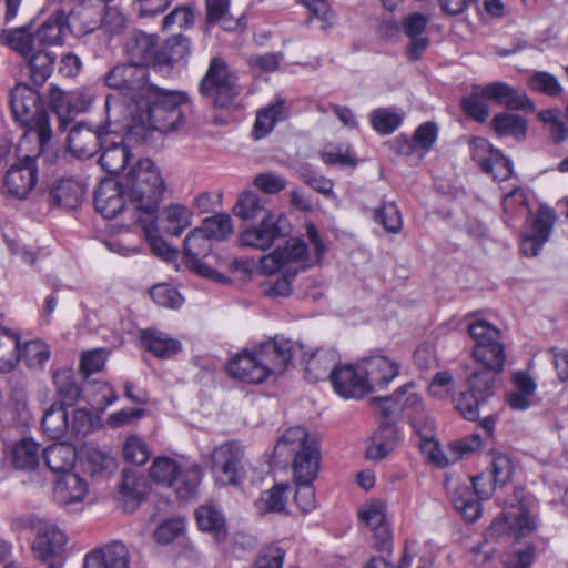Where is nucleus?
Returning <instances> with one entry per match:
<instances>
[{
	"mask_svg": "<svg viewBox=\"0 0 568 568\" xmlns=\"http://www.w3.org/2000/svg\"><path fill=\"white\" fill-rule=\"evenodd\" d=\"M275 457H294L292 469L295 481H314L321 462L318 443L303 427H291L277 440Z\"/></svg>",
	"mask_w": 568,
	"mask_h": 568,
	"instance_id": "obj_4",
	"label": "nucleus"
},
{
	"mask_svg": "<svg viewBox=\"0 0 568 568\" xmlns=\"http://www.w3.org/2000/svg\"><path fill=\"white\" fill-rule=\"evenodd\" d=\"M149 474L154 483L172 488L178 498L183 500L196 496L202 480V470L197 465L182 469L180 464L170 457L155 458Z\"/></svg>",
	"mask_w": 568,
	"mask_h": 568,
	"instance_id": "obj_8",
	"label": "nucleus"
},
{
	"mask_svg": "<svg viewBox=\"0 0 568 568\" xmlns=\"http://www.w3.org/2000/svg\"><path fill=\"white\" fill-rule=\"evenodd\" d=\"M491 128L499 136H524L527 122L518 114L498 113L491 120Z\"/></svg>",
	"mask_w": 568,
	"mask_h": 568,
	"instance_id": "obj_56",
	"label": "nucleus"
},
{
	"mask_svg": "<svg viewBox=\"0 0 568 568\" xmlns=\"http://www.w3.org/2000/svg\"><path fill=\"white\" fill-rule=\"evenodd\" d=\"M49 101L61 130H67L74 115L85 112L92 103V99L82 91L67 92L58 87L50 88Z\"/></svg>",
	"mask_w": 568,
	"mask_h": 568,
	"instance_id": "obj_18",
	"label": "nucleus"
},
{
	"mask_svg": "<svg viewBox=\"0 0 568 568\" xmlns=\"http://www.w3.org/2000/svg\"><path fill=\"white\" fill-rule=\"evenodd\" d=\"M488 456L489 465L487 469L489 476L499 488H503L513 479L515 471L513 460L507 454L498 450L489 452Z\"/></svg>",
	"mask_w": 568,
	"mask_h": 568,
	"instance_id": "obj_52",
	"label": "nucleus"
},
{
	"mask_svg": "<svg viewBox=\"0 0 568 568\" xmlns=\"http://www.w3.org/2000/svg\"><path fill=\"white\" fill-rule=\"evenodd\" d=\"M82 185L73 179L55 180L48 191V201L52 206L64 210L77 209L83 196Z\"/></svg>",
	"mask_w": 568,
	"mask_h": 568,
	"instance_id": "obj_28",
	"label": "nucleus"
},
{
	"mask_svg": "<svg viewBox=\"0 0 568 568\" xmlns=\"http://www.w3.org/2000/svg\"><path fill=\"white\" fill-rule=\"evenodd\" d=\"M481 87L484 95H486L489 101L505 105L507 109L530 110L534 108V102L525 92H520L506 82L496 81Z\"/></svg>",
	"mask_w": 568,
	"mask_h": 568,
	"instance_id": "obj_26",
	"label": "nucleus"
},
{
	"mask_svg": "<svg viewBox=\"0 0 568 568\" xmlns=\"http://www.w3.org/2000/svg\"><path fill=\"white\" fill-rule=\"evenodd\" d=\"M234 213L243 221H254L257 219L261 220L274 212L265 206L256 193L245 191L239 196L234 206Z\"/></svg>",
	"mask_w": 568,
	"mask_h": 568,
	"instance_id": "obj_47",
	"label": "nucleus"
},
{
	"mask_svg": "<svg viewBox=\"0 0 568 568\" xmlns=\"http://www.w3.org/2000/svg\"><path fill=\"white\" fill-rule=\"evenodd\" d=\"M149 69L139 63H120L104 74V84L116 91L105 98L104 109L109 124H123L143 101L154 84Z\"/></svg>",
	"mask_w": 568,
	"mask_h": 568,
	"instance_id": "obj_2",
	"label": "nucleus"
},
{
	"mask_svg": "<svg viewBox=\"0 0 568 568\" xmlns=\"http://www.w3.org/2000/svg\"><path fill=\"white\" fill-rule=\"evenodd\" d=\"M531 366L532 361L528 363L527 369H517L511 373L510 382L514 389L506 394V404L513 410L524 412L537 404L535 397L538 384L529 372Z\"/></svg>",
	"mask_w": 568,
	"mask_h": 568,
	"instance_id": "obj_19",
	"label": "nucleus"
},
{
	"mask_svg": "<svg viewBox=\"0 0 568 568\" xmlns=\"http://www.w3.org/2000/svg\"><path fill=\"white\" fill-rule=\"evenodd\" d=\"M100 417L85 408L74 409L69 422V433L75 439H82L100 426Z\"/></svg>",
	"mask_w": 568,
	"mask_h": 568,
	"instance_id": "obj_57",
	"label": "nucleus"
},
{
	"mask_svg": "<svg viewBox=\"0 0 568 568\" xmlns=\"http://www.w3.org/2000/svg\"><path fill=\"white\" fill-rule=\"evenodd\" d=\"M200 229L207 235L210 241L212 239L222 241L232 234V220L227 214L213 215L206 217Z\"/></svg>",
	"mask_w": 568,
	"mask_h": 568,
	"instance_id": "obj_62",
	"label": "nucleus"
},
{
	"mask_svg": "<svg viewBox=\"0 0 568 568\" xmlns=\"http://www.w3.org/2000/svg\"><path fill=\"white\" fill-rule=\"evenodd\" d=\"M527 84L532 91L548 97H558L564 91L557 77L547 71H535L527 79Z\"/></svg>",
	"mask_w": 568,
	"mask_h": 568,
	"instance_id": "obj_61",
	"label": "nucleus"
},
{
	"mask_svg": "<svg viewBox=\"0 0 568 568\" xmlns=\"http://www.w3.org/2000/svg\"><path fill=\"white\" fill-rule=\"evenodd\" d=\"M199 93L215 109H230L241 93L237 77L220 57L211 59L199 84Z\"/></svg>",
	"mask_w": 568,
	"mask_h": 568,
	"instance_id": "obj_7",
	"label": "nucleus"
},
{
	"mask_svg": "<svg viewBox=\"0 0 568 568\" xmlns=\"http://www.w3.org/2000/svg\"><path fill=\"white\" fill-rule=\"evenodd\" d=\"M162 223L164 232L180 236L191 224V213L182 204H170L162 211Z\"/></svg>",
	"mask_w": 568,
	"mask_h": 568,
	"instance_id": "obj_50",
	"label": "nucleus"
},
{
	"mask_svg": "<svg viewBox=\"0 0 568 568\" xmlns=\"http://www.w3.org/2000/svg\"><path fill=\"white\" fill-rule=\"evenodd\" d=\"M41 427L48 437L59 439L69 433V414L65 406L53 403L44 412Z\"/></svg>",
	"mask_w": 568,
	"mask_h": 568,
	"instance_id": "obj_45",
	"label": "nucleus"
},
{
	"mask_svg": "<svg viewBox=\"0 0 568 568\" xmlns=\"http://www.w3.org/2000/svg\"><path fill=\"white\" fill-rule=\"evenodd\" d=\"M27 60L30 78L37 85H42L52 74L55 55L47 49L34 45V49L22 55Z\"/></svg>",
	"mask_w": 568,
	"mask_h": 568,
	"instance_id": "obj_41",
	"label": "nucleus"
},
{
	"mask_svg": "<svg viewBox=\"0 0 568 568\" xmlns=\"http://www.w3.org/2000/svg\"><path fill=\"white\" fill-rule=\"evenodd\" d=\"M101 7L91 3H80L74 9L70 10V18L72 23L77 21L80 23L83 32H92L100 24Z\"/></svg>",
	"mask_w": 568,
	"mask_h": 568,
	"instance_id": "obj_60",
	"label": "nucleus"
},
{
	"mask_svg": "<svg viewBox=\"0 0 568 568\" xmlns=\"http://www.w3.org/2000/svg\"><path fill=\"white\" fill-rule=\"evenodd\" d=\"M293 263L301 264L295 270L305 271L313 262L311 261L308 246L302 239H290L284 246L275 248L260 258L258 271L261 274L271 275Z\"/></svg>",
	"mask_w": 568,
	"mask_h": 568,
	"instance_id": "obj_14",
	"label": "nucleus"
},
{
	"mask_svg": "<svg viewBox=\"0 0 568 568\" xmlns=\"http://www.w3.org/2000/svg\"><path fill=\"white\" fill-rule=\"evenodd\" d=\"M53 383L60 397L59 405L73 406L81 396V388L73 378L72 371H58L53 374Z\"/></svg>",
	"mask_w": 568,
	"mask_h": 568,
	"instance_id": "obj_54",
	"label": "nucleus"
},
{
	"mask_svg": "<svg viewBox=\"0 0 568 568\" xmlns=\"http://www.w3.org/2000/svg\"><path fill=\"white\" fill-rule=\"evenodd\" d=\"M191 42L183 34L173 36L165 40L156 54V68H172L190 55Z\"/></svg>",
	"mask_w": 568,
	"mask_h": 568,
	"instance_id": "obj_37",
	"label": "nucleus"
},
{
	"mask_svg": "<svg viewBox=\"0 0 568 568\" xmlns=\"http://www.w3.org/2000/svg\"><path fill=\"white\" fill-rule=\"evenodd\" d=\"M536 547L531 544L525 548L508 552L501 559L503 568H530L535 561Z\"/></svg>",
	"mask_w": 568,
	"mask_h": 568,
	"instance_id": "obj_64",
	"label": "nucleus"
},
{
	"mask_svg": "<svg viewBox=\"0 0 568 568\" xmlns=\"http://www.w3.org/2000/svg\"><path fill=\"white\" fill-rule=\"evenodd\" d=\"M290 233V225L284 214H267L256 225L245 229L240 235L243 246L266 251L274 243Z\"/></svg>",
	"mask_w": 568,
	"mask_h": 568,
	"instance_id": "obj_15",
	"label": "nucleus"
},
{
	"mask_svg": "<svg viewBox=\"0 0 568 568\" xmlns=\"http://www.w3.org/2000/svg\"><path fill=\"white\" fill-rule=\"evenodd\" d=\"M308 355L304 345L297 341L285 337L284 335H275L273 338L258 342L252 347H244L234 355ZM310 355H316L314 352Z\"/></svg>",
	"mask_w": 568,
	"mask_h": 568,
	"instance_id": "obj_27",
	"label": "nucleus"
},
{
	"mask_svg": "<svg viewBox=\"0 0 568 568\" xmlns=\"http://www.w3.org/2000/svg\"><path fill=\"white\" fill-rule=\"evenodd\" d=\"M476 367L468 376V384L473 392L484 395L493 394L495 378L505 366L506 357H474Z\"/></svg>",
	"mask_w": 568,
	"mask_h": 568,
	"instance_id": "obj_25",
	"label": "nucleus"
},
{
	"mask_svg": "<svg viewBox=\"0 0 568 568\" xmlns=\"http://www.w3.org/2000/svg\"><path fill=\"white\" fill-rule=\"evenodd\" d=\"M212 251V243L207 235L200 229H194L184 240L183 263L192 272L206 278H222L216 271L203 263Z\"/></svg>",
	"mask_w": 568,
	"mask_h": 568,
	"instance_id": "obj_17",
	"label": "nucleus"
},
{
	"mask_svg": "<svg viewBox=\"0 0 568 568\" xmlns=\"http://www.w3.org/2000/svg\"><path fill=\"white\" fill-rule=\"evenodd\" d=\"M556 213L552 209L541 205L520 233V252L526 257H535L550 239L556 222Z\"/></svg>",
	"mask_w": 568,
	"mask_h": 568,
	"instance_id": "obj_16",
	"label": "nucleus"
},
{
	"mask_svg": "<svg viewBox=\"0 0 568 568\" xmlns=\"http://www.w3.org/2000/svg\"><path fill=\"white\" fill-rule=\"evenodd\" d=\"M244 449L240 443L230 440L215 447L211 454V470L216 484L239 486L245 478Z\"/></svg>",
	"mask_w": 568,
	"mask_h": 568,
	"instance_id": "obj_10",
	"label": "nucleus"
},
{
	"mask_svg": "<svg viewBox=\"0 0 568 568\" xmlns=\"http://www.w3.org/2000/svg\"><path fill=\"white\" fill-rule=\"evenodd\" d=\"M42 458L40 444L30 437L17 440L9 453V459L13 468L32 471L38 468Z\"/></svg>",
	"mask_w": 568,
	"mask_h": 568,
	"instance_id": "obj_34",
	"label": "nucleus"
},
{
	"mask_svg": "<svg viewBox=\"0 0 568 568\" xmlns=\"http://www.w3.org/2000/svg\"><path fill=\"white\" fill-rule=\"evenodd\" d=\"M369 386L383 389L399 374V364L389 357H362Z\"/></svg>",
	"mask_w": 568,
	"mask_h": 568,
	"instance_id": "obj_35",
	"label": "nucleus"
},
{
	"mask_svg": "<svg viewBox=\"0 0 568 568\" xmlns=\"http://www.w3.org/2000/svg\"><path fill=\"white\" fill-rule=\"evenodd\" d=\"M88 494V483L74 471L65 473L57 478L53 497L60 505L80 503Z\"/></svg>",
	"mask_w": 568,
	"mask_h": 568,
	"instance_id": "obj_30",
	"label": "nucleus"
},
{
	"mask_svg": "<svg viewBox=\"0 0 568 568\" xmlns=\"http://www.w3.org/2000/svg\"><path fill=\"white\" fill-rule=\"evenodd\" d=\"M199 529L213 535L217 544L224 542L227 528L223 514L213 505H202L195 511Z\"/></svg>",
	"mask_w": 568,
	"mask_h": 568,
	"instance_id": "obj_40",
	"label": "nucleus"
},
{
	"mask_svg": "<svg viewBox=\"0 0 568 568\" xmlns=\"http://www.w3.org/2000/svg\"><path fill=\"white\" fill-rule=\"evenodd\" d=\"M120 130H125L123 124H109L108 120L97 129L78 124L69 131L68 148L77 158L90 159L106 144L109 134L116 133Z\"/></svg>",
	"mask_w": 568,
	"mask_h": 568,
	"instance_id": "obj_13",
	"label": "nucleus"
},
{
	"mask_svg": "<svg viewBox=\"0 0 568 568\" xmlns=\"http://www.w3.org/2000/svg\"><path fill=\"white\" fill-rule=\"evenodd\" d=\"M123 457L125 462L136 466L144 465L151 456L148 445L142 438L131 435L123 445Z\"/></svg>",
	"mask_w": 568,
	"mask_h": 568,
	"instance_id": "obj_63",
	"label": "nucleus"
},
{
	"mask_svg": "<svg viewBox=\"0 0 568 568\" xmlns=\"http://www.w3.org/2000/svg\"><path fill=\"white\" fill-rule=\"evenodd\" d=\"M513 521L510 513H503L500 517H496L490 526L485 530L484 537L485 542L478 544L473 547V552L479 555L483 551L484 546L489 540L499 541L505 537L514 535Z\"/></svg>",
	"mask_w": 568,
	"mask_h": 568,
	"instance_id": "obj_58",
	"label": "nucleus"
},
{
	"mask_svg": "<svg viewBox=\"0 0 568 568\" xmlns=\"http://www.w3.org/2000/svg\"><path fill=\"white\" fill-rule=\"evenodd\" d=\"M409 422L418 437L417 445L420 452L436 460V455L440 450L439 444L436 440V422L433 416L425 409L417 415L415 414Z\"/></svg>",
	"mask_w": 568,
	"mask_h": 568,
	"instance_id": "obj_31",
	"label": "nucleus"
},
{
	"mask_svg": "<svg viewBox=\"0 0 568 568\" xmlns=\"http://www.w3.org/2000/svg\"><path fill=\"white\" fill-rule=\"evenodd\" d=\"M10 108L16 121L24 129L18 152L31 139H36L40 151H44L52 139L49 112L37 90L27 84H17L10 92Z\"/></svg>",
	"mask_w": 568,
	"mask_h": 568,
	"instance_id": "obj_3",
	"label": "nucleus"
},
{
	"mask_svg": "<svg viewBox=\"0 0 568 568\" xmlns=\"http://www.w3.org/2000/svg\"><path fill=\"white\" fill-rule=\"evenodd\" d=\"M102 153L99 158L101 168L110 174H119L126 169V165L132 156L129 146L120 142H110L101 149Z\"/></svg>",
	"mask_w": 568,
	"mask_h": 568,
	"instance_id": "obj_43",
	"label": "nucleus"
},
{
	"mask_svg": "<svg viewBox=\"0 0 568 568\" xmlns=\"http://www.w3.org/2000/svg\"><path fill=\"white\" fill-rule=\"evenodd\" d=\"M481 89L483 87L479 84L473 85L470 94L460 101L463 112L478 123H484L489 115V100L484 95Z\"/></svg>",
	"mask_w": 568,
	"mask_h": 568,
	"instance_id": "obj_51",
	"label": "nucleus"
},
{
	"mask_svg": "<svg viewBox=\"0 0 568 568\" xmlns=\"http://www.w3.org/2000/svg\"><path fill=\"white\" fill-rule=\"evenodd\" d=\"M329 381L334 392L344 399H361L374 392L362 358L356 363L335 364Z\"/></svg>",
	"mask_w": 568,
	"mask_h": 568,
	"instance_id": "obj_11",
	"label": "nucleus"
},
{
	"mask_svg": "<svg viewBox=\"0 0 568 568\" xmlns=\"http://www.w3.org/2000/svg\"><path fill=\"white\" fill-rule=\"evenodd\" d=\"M119 489L125 501L132 500L139 504L148 495L150 488L144 476H139L134 469L125 468L122 471Z\"/></svg>",
	"mask_w": 568,
	"mask_h": 568,
	"instance_id": "obj_48",
	"label": "nucleus"
},
{
	"mask_svg": "<svg viewBox=\"0 0 568 568\" xmlns=\"http://www.w3.org/2000/svg\"><path fill=\"white\" fill-rule=\"evenodd\" d=\"M399 440V430L396 424L383 422L371 437L366 457L372 460H382L397 447Z\"/></svg>",
	"mask_w": 568,
	"mask_h": 568,
	"instance_id": "obj_29",
	"label": "nucleus"
},
{
	"mask_svg": "<svg viewBox=\"0 0 568 568\" xmlns=\"http://www.w3.org/2000/svg\"><path fill=\"white\" fill-rule=\"evenodd\" d=\"M290 491L291 487L287 484H276L272 488L262 491L254 503L257 514L266 515L285 513Z\"/></svg>",
	"mask_w": 568,
	"mask_h": 568,
	"instance_id": "obj_42",
	"label": "nucleus"
},
{
	"mask_svg": "<svg viewBox=\"0 0 568 568\" xmlns=\"http://www.w3.org/2000/svg\"><path fill=\"white\" fill-rule=\"evenodd\" d=\"M285 100L278 99L256 113L252 135L255 140H261L268 135L276 123L285 118Z\"/></svg>",
	"mask_w": 568,
	"mask_h": 568,
	"instance_id": "obj_44",
	"label": "nucleus"
},
{
	"mask_svg": "<svg viewBox=\"0 0 568 568\" xmlns=\"http://www.w3.org/2000/svg\"><path fill=\"white\" fill-rule=\"evenodd\" d=\"M372 217L389 234H398L403 230V216L394 201L383 199L379 205L372 211Z\"/></svg>",
	"mask_w": 568,
	"mask_h": 568,
	"instance_id": "obj_46",
	"label": "nucleus"
},
{
	"mask_svg": "<svg viewBox=\"0 0 568 568\" xmlns=\"http://www.w3.org/2000/svg\"><path fill=\"white\" fill-rule=\"evenodd\" d=\"M156 219V213H140L136 215V222L142 227L144 237L153 254L168 262L174 261L178 257V251L160 236Z\"/></svg>",
	"mask_w": 568,
	"mask_h": 568,
	"instance_id": "obj_33",
	"label": "nucleus"
},
{
	"mask_svg": "<svg viewBox=\"0 0 568 568\" xmlns=\"http://www.w3.org/2000/svg\"><path fill=\"white\" fill-rule=\"evenodd\" d=\"M81 465L84 473L97 476L114 467L113 457L106 452L94 446H88L83 450Z\"/></svg>",
	"mask_w": 568,
	"mask_h": 568,
	"instance_id": "obj_53",
	"label": "nucleus"
},
{
	"mask_svg": "<svg viewBox=\"0 0 568 568\" xmlns=\"http://www.w3.org/2000/svg\"><path fill=\"white\" fill-rule=\"evenodd\" d=\"M125 53L130 63L156 67L158 42L154 36L144 32H134L125 43Z\"/></svg>",
	"mask_w": 568,
	"mask_h": 568,
	"instance_id": "obj_32",
	"label": "nucleus"
},
{
	"mask_svg": "<svg viewBox=\"0 0 568 568\" xmlns=\"http://www.w3.org/2000/svg\"><path fill=\"white\" fill-rule=\"evenodd\" d=\"M67 541L65 534L59 527L44 524L38 529L32 542V551L37 559L48 565H54L53 561L62 556Z\"/></svg>",
	"mask_w": 568,
	"mask_h": 568,
	"instance_id": "obj_20",
	"label": "nucleus"
},
{
	"mask_svg": "<svg viewBox=\"0 0 568 568\" xmlns=\"http://www.w3.org/2000/svg\"><path fill=\"white\" fill-rule=\"evenodd\" d=\"M413 382L406 383L398 387L389 396H376L371 398V405L381 408V414L384 418H389L394 415L402 414L400 404H405V396L407 390L414 388Z\"/></svg>",
	"mask_w": 568,
	"mask_h": 568,
	"instance_id": "obj_55",
	"label": "nucleus"
},
{
	"mask_svg": "<svg viewBox=\"0 0 568 568\" xmlns=\"http://www.w3.org/2000/svg\"><path fill=\"white\" fill-rule=\"evenodd\" d=\"M468 333L475 342L471 355H505V345L500 329L485 320H477L468 325Z\"/></svg>",
	"mask_w": 568,
	"mask_h": 568,
	"instance_id": "obj_24",
	"label": "nucleus"
},
{
	"mask_svg": "<svg viewBox=\"0 0 568 568\" xmlns=\"http://www.w3.org/2000/svg\"><path fill=\"white\" fill-rule=\"evenodd\" d=\"M140 343L144 351L153 355H175L182 352V345L179 339L153 328L141 331Z\"/></svg>",
	"mask_w": 568,
	"mask_h": 568,
	"instance_id": "obj_39",
	"label": "nucleus"
},
{
	"mask_svg": "<svg viewBox=\"0 0 568 568\" xmlns=\"http://www.w3.org/2000/svg\"><path fill=\"white\" fill-rule=\"evenodd\" d=\"M69 28V18L63 8H57L44 20L36 32H31L28 27L9 31L4 37V42L12 50L21 55L30 53L34 45L47 47L57 45L63 42L65 31Z\"/></svg>",
	"mask_w": 568,
	"mask_h": 568,
	"instance_id": "obj_6",
	"label": "nucleus"
},
{
	"mask_svg": "<svg viewBox=\"0 0 568 568\" xmlns=\"http://www.w3.org/2000/svg\"><path fill=\"white\" fill-rule=\"evenodd\" d=\"M44 151L38 146L34 154H22L18 156L6 172L3 179L4 192L14 199L24 200L38 183V158Z\"/></svg>",
	"mask_w": 568,
	"mask_h": 568,
	"instance_id": "obj_12",
	"label": "nucleus"
},
{
	"mask_svg": "<svg viewBox=\"0 0 568 568\" xmlns=\"http://www.w3.org/2000/svg\"><path fill=\"white\" fill-rule=\"evenodd\" d=\"M128 197L136 203V214L158 213L159 203L166 190L165 181L150 159H140L120 180Z\"/></svg>",
	"mask_w": 568,
	"mask_h": 568,
	"instance_id": "obj_5",
	"label": "nucleus"
},
{
	"mask_svg": "<svg viewBox=\"0 0 568 568\" xmlns=\"http://www.w3.org/2000/svg\"><path fill=\"white\" fill-rule=\"evenodd\" d=\"M42 459L52 473L64 475L72 471L77 460V450L70 444L55 443L42 450Z\"/></svg>",
	"mask_w": 568,
	"mask_h": 568,
	"instance_id": "obj_36",
	"label": "nucleus"
},
{
	"mask_svg": "<svg viewBox=\"0 0 568 568\" xmlns=\"http://www.w3.org/2000/svg\"><path fill=\"white\" fill-rule=\"evenodd\" d=\"M496 488L499 486L484 473L471 477L469 483L447 486L455 509L469 523L476 521L481 516V500L489 499Z\"/></svg>",
	"mask_w": 568,
	"mask_h": 568,
	"instance_id": "obj_9",
	"label": "nucleus"
},
{
	"mask_svg": "<svg viewBox=\"0 0 568 568\" xmlns=\"http://www.w3.org/2000/svg\"><path fill=\"white\" fill-rule=\"evenodd\" d=\"M189 97L183 91L165 90L154 85L143 101L123 123L128 138L153 129L164 133L179 130L185 124Z\"/></svg>",
	"mask_w": 568,
	"mask_h": 568,
	"instance_id": "obj_1",
	"label": "nucleus"
},
{
	"mask_svg": "<svg viewBox=\"0 0 568 568\" xmlns=\"http://www.w3.org/2000/svg\"><path fill=\"white\" fill-rule=\"evenodd\" d=\"M227 375L245 384L264 383L273 371L260 357H231L225 365Z\"/></svg>",
	"mask_w": 568,
	"mask_h": 568,
	"instance_id": "obj_23",
	"label": "nucleus"
},
{
	"mask_svg": "<svg viewBox=\"0 0 568 568\" xmlns=\"http://www.w3.org/2000/svg\"><path fill=\"white\" fill-rule=\"evenodd\" d=\"M124 190L121 181L102 180L94 191V206L104 219H113L121 213L125 206Z\"/></svg>",
	"mask_w": 568,
	"mask_h": 568,
	"instance_id": "obj_21",
	"label": "nucleus"
},
{
	"mask_svg": "<svg viewBox=\"0 0 568 568\" xmlns=\"http://www.w3.org/2000/svg\"><path fill=\"white\" fill-rule=\"evenodd\" d=\"M369 121L372 128L379 134L387 135L395 132L402 124V116L387 108L374 109Z\"/></svg>",
	"mask_w": 568,
	"mask_h": 568,
	"instance_id": "obj_59",
	"label": "nucleus"
},
{
	"mask_svg": "<svg viewBox=\"0 0 568 568\" xmlns=\"http://www.w3.org/2000/svg\"><path fill=\"white\" fill-rule=\"evenodd\" d=\"M358 518L365 523L375 535L385 540L389 536L388 527L386 526L385 506L379 500H374L366 504L359 511Z\"/></svg>",
	"mask_w": 568,
	"mask_h": 568,
	"instance_id": "obj_49",
	"label": "nucleus"
},
{
	"mask_svg": "<svg viewBox=\"0 0 568 568\" xmlns=\"http://www.w3.org/2000/svg\"><path fill=\"white\" fill-rule=\"evenodd\" d=\"M82 568H130L129 550L120 541L94 548L84 555Z\"/></svg>",
	"mask_w": 568,
	"mask_h": 568,
	"instance_id": "obj_22",
	"label": "nucleus"
},
{
	"mask_svg": "<svg viewBox=\"0 0 568 568\" xmlns=\"http://www.w3.org/2000/svg\"><path fill=\"white\" fill-rule=\"evenodd\" d=\"M438 136V126L435 122L422 123L414 132L412 139L400 136L397 139L400 153L409 154L415 150L428 152L433 149Z\"/></svg>",
	"mask_w": 568,
	"mask_h": 568,
	"instance_id": "obj_38",
	"label": "nucleus"
}]
</instances>
